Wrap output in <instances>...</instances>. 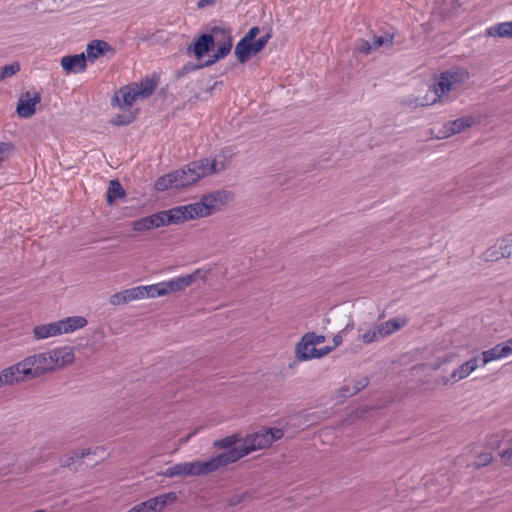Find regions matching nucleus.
Listing matches in <instances>:
<instances>
[{"label":"nucleus","instance_id":"f257e3e1","mask_svg":"<svg viewBox=\"0 0 512 512\" xmlns=\"http://www.w3.org/2000/svg\"><path fill=\"white\" fill-rule=\"evenodd\" d=\"M284 432L280 428H262L247 435L243 443L228 452L232 463L238 461L249 453L269 447L273 442L281 439Z\"/></svg>","mask_w":512,"mask_h":512},{"label":"nucleus","instance_id":"79ce46f5","mask_svg":"<svg viewBox=\"0 0 512 512\" xmlns=\"http://www.w3.org/2000/svg\"><path fill=\"white\" fill-rule=\"evenodd\" d=\"M304 343H303V347H305V345H318V344H321L325 341V337L323 335H317L316 333L314 332H308L306 334H304Z\"/></svg>","mask_w":512,"mask_h":512},{"label":"nucleus","instance_id":"72a5a7b5","mask_svg":"<svg viewBox=\"0 0 512 512\" xmlns=\"http://www.w3.org/2000/svg\"><path fill=\"white\" fill-rule=\"evenodd\" d=\"M497 248L500 249V254L504 258L512 256V233L499 240L497 242Z\"/></svg>","mask_w":512,"mask_h":512},{"label":"nucleus","instance_id":"4c0bfd02","mask_svg":"<svg viewBox=\"0 0 512 512\" xmlns=\"http://www.w3.org/2000/svg\"><path fill=\"white\" fill-rule=\"evenodd\" d=\"M369 383V380L368 378L366 377H363L361 379H359L358 381H355V384L352 386V387H349V386H346L343 388V391L352 396L356 393H358L359 391H361L362 389H364Z\"/></svg>","mask_w":512,"mask_h":512},{"label":"nucleus","instance_id":"dca6fc26","mask_svg":"<svg viewBox=\"0 0 512 512\" xmlns=\"http://www.w3.org/2000/svg\"><path fill=\"white\" fill-rule=\"evenodd\" d=\"M478 367V359L477 357H474L463 364H461L457 369H455L451 374L450 377H444L442 379L443 384L447 385L450 380L453 382H458L459 380H462L469 376L476 368Z\"/></svg>","mask_w":512,"mask_h":512},{"label":"nucleus","instance_id":"0e129e2a","mask_svg":"<svg viewBox=\"0 0 512 512\" xmlns=\"http://www.w3.org/2000/svg\"><path fill=\"white\" fill-rule=\"evenodd\" d=\"M34 512H47V511H45V510H36Z\"/></svg>","mask_w":512,"mask_h":512},{"label":"nucleus","instance_id":"f8f14e48","mask_svg":"<svg viewBox=\"0 0 512 512\" xmlns=\"http://www.w3.org/2000/svg\"><path fill=\"white\" fill-rule=\"evenodd\" d=\"M209 32L213 34L215 44L218 46L217 49L224 47L227 55H229L233 46L231 28L224 25H215L209 28Z\"/></svg>","mask_w":512,"mask_h":512},{"label":"nucleus","instance_id":"3c124183","mask_svg":"<svg viewBox=\"0 0 512 512\" xmlns=\"http://www.w3.org/2000/svg\"><path fill=\"white\" fill-rule=\"evenodd\" d=\"M79 459V456H78V453H77V450H73L71 451L67 456L66 458L64 459V461L62 462L61 466L62 467H65V468H69L71 467L72 464L75 463L76 460Z\"/></svg>","mask_w":512,"mask_h":512},{"label":"nucleus","instance_id":"ddd939ff","mask_svg":"<svg viewBox=\"0 0 512 512\" xmlns=\"http://www.w3.org/2000/svg\"><path fill=\"white\" fill-rule=\"evenodd\" d=\"M215 45V39L211 32L201 34L196 41L188 47V51H192L197 59H201L208 54Z\"/></svg>","mask_w":512,"mask_h":512},{"label":"nucleus","instance_id":"412c9836","mask_svg":"<svg viewBox=\"0 0 512 512\" xmlns=\"http://www.w3.org/2000/svg\"><path fill=\"white\" fill-rule=\"evenodd\" d=\"M407 324L406 319H389L386 322H382L377 324L378 327V335L382 337V339L392 335L396 331L400 330Z\"/></svg>","mask_w":512,"mask_h":512},{"label":"nucleus","instance_id":"c85d7f7f","mask_svg":"<svg viewBox=\"0 0 512 512\" xmlns=\"http://www.w3.org/2000/svg\"><path fill=\"white\" fill-rule=\"evenodd\" d=\"M126 195L124 188L118 180H111L107 190V202L112 204L116 199Z\"/></svg>","mask_w":512,"mask_h":512},{"label":"nucleus","instance_id":"4d7b16f0","mask_svg":"<svg viewBox=\"0 0 512 512\" xmlns=\"http://www.w3.org/2000/svg\"><path fill=\"white\" fill-rule=\"evenodd\" d=\"M260 30L257 26H254L249 29V31L242 37L243 39L247 41H254L257 35L259 34Z\"/></svg>","mask_w":512,"mask_h":512},{"label":"nucleus","instance_id":"6e6552de","mask_svg":"<svg viewBox=\"0 0 512 512\" xmlns=\"http://www.w3.org/2000/svg\"><path fill=\"white\" fill-rule=\"evenodd\" d=\"M209 270L196 269L193 273L163 281L166 295L172 292H180L191 286L198 279L205 280Z\"/></svg>","mask_w":512,"mask_h":512},{"label":"nucleus","instance_id":"f704fd0d","mask_svg":"<svg viewBox=\"0 0 512 512\" xmlns=\"http://www.w3.org/2000/svg\"><path fill=\"white\" fill-rule=\"evenodd\" d=\"M394 34L385 33L384 35H374L372 37L373 49H377L381 46L391 47L393 45Z\"/></svg>","mask_w":512,"mask_h":512},{"label":"nucleus","instance_id":"a211bd4d","mask_svg":"<svg viewBox=\"0 0 512 512\" xmlns=\"http://www.w3.org/2000/svg\"><path fill=\"white\" fill-rule=\"evenodd\" d=\"M50 352L53 358L55 368L67 366L71 364L75 359L73 349L69 346L56 348L51 350Z\"/></svg>","mask_w":512,"mask_h":512},{"label":"nucleus","instance_id":"20e7f679","mask_svg":"<svg viewBox=\"0 0 512 512\" xmlns=\"http://www.w3.org/2000/svg\"><path fill=\"white\" fill-rule=\"evenodd\" d=\"M232 461L225 451L207 461L186 462L188 476L207 475L216 470L231 464Z\"/></svg>","mask_w":512,"mask_h":512},{"label":"nucleus","instance_id":"ea45409f","mask_svg":"<svg viewBox=\"0 0 512 512\" xmlns=\"http://www.w3.org/2000/svg\"><path fill=\"white\" fill-rule=\"evenodd\" d=\"M19 70H20V65L18 62H13L9 65H5L0 68V72H1L0 78H3V79L9 78V77L15 75Z\"/></svg>","mask_w":512,"mask_h":512},{"label":"nucleus","instance_id":"a878e982","mask_svg":"<svg viewBox=\"0 0 512 512\" xmlns=\"http://www.w3.org/2000/svg\"><path fill=\"white\" fill-rule=\"evenodd\" d=\"M304 341L305 340H304V335H303L295 347L296 357H297V359H299L301 361L313 359L314 352H316L315 345L307 344V345H305V347H303Z\"/></svg>","mask_w":512,"mask_h":512},{"label":"nucleus","instance_id":"5fc2aeb1","mask_svg":"<svg viewBox=\"0 0 512 512\" xmlns=\"http://www.w3.org/2000/svg\"><path fill=\"white\" fill-rule=\"evenodd\" d=\"M500 455L504 464L512 466V445L504 449Z\"/></svg>","mask_w":512,"mask_h":512},{"label":"nucleus","instance_id":"09e8293b","mask_svg":"<svg viewBox=\"0 0 512 512\" xmlns=\"http://www.w3.org/2000/svg\"><path fill=\"white\" fill-rule=\"evenodd\" d=\"M133 120H134V116L131 113H129V114H120V115H117L115 117V119L113 120V123L115 125H128Z\"/></svg>","mask_w":512,"mask_h":512},{"label":"nucleus","instance_id":"393cba45","mask_svg":"<svg viewBox=\"0 0 512 512\" xmlns=\"http://www.w3.org/2000/svg\"><path fill=\"white\" fill-rule=\"evenodd\" d=\"M137 93L140 96V99L148 98L154 92L157 82L153 79L146 78L142 80L140 83H132Z\"/></svg>","mask_w":512,"mask_h":512},{"label":"nucleus","instance_id":"7c9ffc66","mask_svg":"<svg viewBox=\"0 0 512 512\" xmlns=\"http://www.w3.org/2000/svg\"><path fill=\"white\" fill-rule=\"evenodd\" d=\"M177 180L174 172L168 173L159 177L155 182V189L157 191H165L170 188H176Z\"/></svg>","mask_w":512,"mask_h":512},{"label":"nucleus","instance_id":"2eb2a0df","mask_svg":"<svg viewBox=\"0 0 512 512\" xmlns=\"http://www.w3.org/2000/svg\"><path fill=\"white\" fill-rule=\"evenodd\" d=\"M61 66L67 73L82 72L87 66L86 55L81 53L64 56L61 58Z\"/></svg>","mask_w":512,"mask_h":512},{"label":"nucleus","instance_id":"e2e57ef3","mask_svg":"<svg viewBox=\"0 0 512 512\" xmlns=\"http://www.w3.org/2000/svg\"><path fill=\"white\" fill-rule=\"evenodd\" d=\"M333 342H334L335 346L340 345V344H341V342H342V337H341L340 335H336V336H334V338H333Z\"/></svg>","mask_w":512,"mask_h":512},{"label":"nucleus","instance_id":"5701e85b","mask_svg":"<svg viewBox=\"0 0 512 512\" xmlns=\"http://www.w3.org/2000/svg\"><path fill=\"white\" fill-rule=\"evenodd\" d=\"M234 54L241 64L246 63L252 55H256L253 49V42L241 38L235 46Z\"/></svg>","mask_w":512,"mask_h":512},{"label":"nucleus","instance_id":"c9c22d12","mask_svg":"<svg viewBox=\"0 0 512 512\" xmlns=\"http://www.w3.org/2000/svg\"><path fill=\"white\" fill-rule=\"evenodd\" d=\"M482 258L486 262H497L504 257L500 254V249L497 248V243L489 247L482 255Z\"/></svg>","mask_w":512,"mask_h":512},{"label":"nucleus","instance_id":"a18cd8bd","mask_svg":"<svg viewBox=\"0 0 512 512\" xmlns=\"http://www.w3.org/2000/svg\"><path fill=\"white\" fill-rule=\"evenodd\" d=\"M271 37H272V34L268 32L265 35L261 36L256 41H253V49L256 54L259 53L267 45V43L271 39Z\"/></svg>","mask_w":512,"mask_h":512},{"label":"nucleus","instance_id":"052dcab7","mask_svg":"<svg viewBox=\"0 0 512 512\" xmlns=\"http://www.w3.org/2000/svg\"><path fill=\"white\" fill-rule=\"evenodd\" d=\"M77 453H78L79 459H82V458L88 456L91 453V449L90 448H86V449H83V450H77Z\"/></svg>","mask_w":512,"mask_h":512},{"label":"nucleus","instance_id":"f03ea898","mask_svg":"<svg viewBox=\"0 0 512 512\" xmlns=\"http://www.w3.org/2000/svg\"><path fill=\"white\" fill-rule=\"evenodd\" d=\"M468 78L469 73L463 68H453L441 73L431 90L433 98L430 102L426 98V101L420 102V105L425 106L436 102H443L448 92L458 89Z\"/></svg>","mask_w":512,"mask_h":512},{"label":"nucleus","instance_id":"8fccbe9b","mask_svg":"<svg viewBox=\"0 0 512 512\" xmlns=\"http://www.w3.org/2000/svg\"><path fill=\"white\" fill-rule=\"evenodd\" d=\"M132 228L136 232L149 231L145 217L132 222Z\"/></svg>","mask_w":512,"mask_h":512},{"label":"nucleus","instance_id":"bf43d9fd","mask_svg":"<svg viewBox=\"0 0 512 512\" xmlns=\"http://www.w3.org/2000/svg\"><path fill=\"white\" fill-rule=\"evenodd\" d=\"M502 349L504 350L506 356L508 357L509 355L512 354V338L506 340L505 342H502Z\"/></svg>","mask_w":512,"mask_h":512},{"label":"nucleus","instance_id":"864d4df0","mask_svg":"<svg viewBox=\"0 0 512 512\" xmlns=\"http://www.w3.org/2000/svg\"><path fill=\"white\" fill-rule=\"evenodd\" d=\"M248 496H249L248 492L233 495L228 499V504L230 506H236V505L240 504L241 502H243L245 500V498Z\"/></svg>","mask_w":512,"mask_h":512},{"label":"nucleus","instance_id":"cd10ccee","mask_svg":"<svg viewBox=\"0 0 512 512\" xmlns=\"http://www.w3.org/2000/svg\"><path fill=\"white\" fill-rule=\"evenodd\" d=\"M489 36L512 37V21L494 25L487 30Z\"/></svg>","mask_w":512,"mask_h":512},{"label":"nucleus","instance_id":"37998d69","mask_svg":"<svg viewBox=\"0 0 512 512\" xmlns=\"http://www.w3.org/2000/svg\"><path fill=\"white\" fill-rule=\"evenodd\" d=\"M212 194L214 195L219 206L228 203L233 197V194L227 190H218Z\"/></svg>","mask_w":512,"mask_h":512},{"label":"nucleus","instance_id":"49530a36","mask_svg":"<svg viewBox=\"0 0 512 512\" xmlns=\"http://www.w3.org/2000/svg\"><path fill=\"white\" fill-rule=\"evenodd\" d=\"M356 50L362 54H369L373 50L372 43L367 40H359L356 44Z\"/></svg>","mask_w":512,"mask_h":512},{"label":"nucleus","instance_id":"39448f33","mask_svg":"<svg viewBox=\"0 0 512 512\" xmlns=\"http://www.w3.org/2000/svg\"><path fill=\"white\" fill-rule=\"evenodd\" d=\"M219 207L212 193L203 195L201 200L188 205L179 206L185 221L206 217Z\"/></svg>","mask_w":512,"mask_h":512},{"label":"nucleus","instance_id":"4be33fe9","mask_svg":"<svg viewBox=\"0 0 512 512\" xmlns=\"http://www.w3.org/2000/svg\"><path fill=\"white\" fill-rule=\"evenodd\" d=\"M474 123V118L471 116H465L449 122L445 125L446 132L443 137H448L453 134L460 133L466 128H469Z\"/></svg>","mask_w":512,"mask_h":512},{"label":"nucleus","instance_id":"473e14b6","mask_svg":"<svg viewBox=\"0 0 512 512\" xmlns=\"http://www.w3.org/2000/svg\"><path fill=\"white\" fill-rule=\"evenodd\" d=\"M143 287H144V290H142V292L144 294V298H154V297L166 295V291H165L163 282L153 284V285H147V286H143Z\"/></svg>","mask_w":512,"mask_h":512},{"label":"nucleus","instance_id":"f3484780","mask_svg":"<svg viewBox=\"0 0 512 512\" xmlns=\"http://www.w3.org/2000/svg\"><path fill=\"white\" fill-rule=\"evenodd\" d=\"M25 381L18 363L0 371V388L6 385H14Z\"/></svg>","mask_w":512,"mask_h":512},{"label":"nucleus","instance_id":"de8ad7c7","mask_svg":"<svg viewBox=\"0 0 512 512\" xmlns=\"http://www.w3.org/2000/svg\"><path fill=\"white\" fill-rule=\"evenodd\" d=\"M109 302L111 305L114 306L124 305L128 303L125 294H123V291L111 295Z\"/></svg>","mask_w":512,"mask_h":512},{"label":"nucleus","instance_id":"e433bc0d","mask_svg":"<svg viewBox=\"0 0 512 512\" xmlns=\"http://www.w3.org/2000/svg\"><path fill=\"white\" fill-rule=\"evenodd\" d=\"M142 290H144V287L137 286V287L123 290V294H125L127 302H131L134 300L144 298V294H143Z\"/></svg>","mask_w":512,"mask_h":512},{"label":"nucleus","instance_id":"9d476101","mask_svg":"<svg viewBox=\"0 0 512 512\" xmlns=\"http://www.w3.org/2000/svg\"><path fill=\"white\" fill-rule=\"evenodd\" d=\"M233 155L234 154L231 149L224 148L211 159H201V163L203 164L207 175H211L225 170L231 163Z\"/></svg>","mask_w":512,"mask_h":512},{"label":"nucleus","instance_id":"2f4dec72","mask_svg":"<svg viewBox=\"0 0 512 512\" xmlns=\"http://www.w3.org/2000/svg\"><path fill=\"white\" fill-rule=\"evenodd\" d=\"M239 434H232L222 439L215 440L213 445L219 449H227V451L238 447L237 443L240 441Z\"/></svg>","mask_w":512,"mask_h":512},{"label":"nucleus","instance_id":"58836bf2","mask_svg":"<svg viewBox=\"0 0 512 512\" xmlns=\"http://www.w3.org/2000/svg\"><path fill=\"white\" fill-rule=\"evenodd\" d=\"M361 340L364 344H371L382 340V337L378 335V327L374 326L361 336Z\"/></svg>","mask_w":512,"mask_h":512},{"label":"nucleus","instance_id":"c03bdc74","mask_svg":"<svg viewBox=\"0 0 512 512\" xmlns=\"http://www.w3.org/2000/svg\"><path fill=\"white\" fill-rule=\"evenodd\" d=\"M492 460L493 456L490 452L481 453L476 457L474 466L476 468L485 467L489 465L492 462Z\"/></svg>","mask_w":512,"mask_h":512},{"label":"nucleus","instance_id":"aec40b11","mask_svg":"<svg viewBox=\"0 0 512 512\" xmlns=\"http://www.w3.org/2000/svg\"><path fill=\"white\" fill-rule=\"evenodd\" d=\"M33 337L36 340L46 339L53 336L61 335V328L58 322H51L48 324L38 325L33 328Z\"/></svg>","mask_w":512,"mask_h":512},{"label":"nucleus","instance_id":"9b49d317","mask_svg":"<svg viewBox=\"0 0 512 512\" xmlns=\"http://www.w3.org/2000/svg\"><path fill=\"white\" fill-rule=\"evenodd\" d=\"M41 95L34 93L33 96L29 92L20 95L16 107V112L19 117L28 119L35 114V106L40 103Z\"/></svg>","mask_w":512,"mask_h":512},{"label":"nucleus","instance_id":"bb28decb","mask_svg":"<svg viewBox=\"0 0 512 512\" xmlns=\"http://www.w3.org/2000/svg\"><path fill=\"white\" fill-rule=\"evenodd\" d=\"M502 343L495 345L493 348L482 352V366L487 363L507 357L504 350L502 349Z\"/></svg>","mask_w":512,"mask_h":512},{"label":"nucleus","instance_id":"423d86ee","mask_svg":"<svg viewBox=\"0 0 512 512\" xmlns=\"http://www.w3.org/2000/svg\"><path fill=\"white\" fill-rule=\"evenodd\" d=\"M177 180L176 188H184L208 176L201 160L189 163L181 170L173 171Z\"/></svg>","mask_w":512,"mask_h":512},{"label":"nucleus","instance_id":"603ef678","mask_svg":"<svg viewBox=\"0 0 512 512\" xmlns=\"http://www.w3.org/2000/svg\"><path fill=\"white\" fill-rule=\"evenodd\" d=\"M202 66L200 64H193V63H187L185 64L179 71H178V77L184 76L187 73H190L192 71H195L197 69H201Z\"/></svg>","mask_w":512,"mask_h":512},{"label":"nucleus","instance_id":"a19ab883","mask_svg":"<svg viewBox=\"0 0 512 512\" xmlns=\"http://www.w3.org/2000/svg\"><path fill=\"white\" fill-rule=\"evenodd\" d=\"M226 56L227 52L225 51V48L222 47L221 49H217L216 52L207 61L200 64V66H202V68L212 66L217 61L225 58Z\"/></svg>","mask_w":512,"mask_h":512},{"label":"nucleus","instance_id":"680f3d73","mask_svg":"<svg viewBox=\"0 0 512 512\" xmlns=\"http://www.w3.org/2000/svg\"><path fill=\"white\" fill-rule=\"evenodd\" d=\"M213 2H214L213 0H200L198 2V7L199 8H203V7H205V6L209 5V4H212Z\"/></svg>","mask_w":512,"mask_h":512},{"label":"nucleus","instance_id":"4468645a","mask_svg":"<svg viewBox=\"0 0 512 512\" xmlns=\"http://www.w3.org/2000/svg\"><path fill=\"white\" fill-rule=\"evenodd\" d=\"M137 99H140V96L133 84H130L119 89L115 93L112 102L116 103L119 108L124 109L132 106Z\"/></svg>","mask_w":512,"mask_h":512},{"label":"nucleus","instance_id":"b1692460","mask_svg":"<svg viewBox=\"0 0 512 512\" xmlns=\"http://www.w3.org/2000/svg\"><path fill=\"white\" fill-rule=\"evenodd\" d=\"M111 49V46L104 40H93L87 45L86 58L90 61L98 59L103 56L107 51Z\"/></svg>","mask_w":512,"mask_h":512},{"label":"nucleus","instance_id":"6ab92c4d","mask_svg":"<svg viewBox=\"0 0 512 512\" xmlns=\"http://www.w3.org/2000/svg\"><path fill=\"white\" fill-rule=\"evenodd\" d=\"M61 334L72 333L78 329L84 328L88 321L82 316H71L57 321Z\"/></svg>","mask_w":512,"mask_h":512},{"label":"nucleus","instance_id":"13d9d810","mask_svg":"<svg viewBox=\"0 0 512 512\" xmlns=\"http://www.w3.org/2000/svg\"><path fill=\"white\" fill-rule=\"evenodd\" d=\"M334 347L325 346L321 349H316V352H314L313 358H321L327 354H329Z\"/></svg>","mask_w":512,"mask_h":512},{"label":"nucleus","instance_id":"c756f323","mask_svg":"<svg viewBox=\"0 0 512 512\" xmlns=\"http://www.w3.org/2000/svg\"><path fill=\"white\" fill-rule=\"evenodd\" d=\"M158 475L164 476L167 478H173V477H187V465L186 462L178 463L172 467H169L165 469L164 471L160 472Z\"/></svg>","mask_w":512,"mask_h":512},{"label":"nucleus","instance_id":"7ed1b4c3","mask_svg":"<svg viewBox=\"0 0 512 512\" xmlns=\"http://www.w3.org/2000/svg\"><path fill=\"white\" fill-rule=\"evenodd\" d=\"M24 380L38 378L55 369L51 352H43L26 357L18 362Z\"/></svg>","mask_w":512,"mask_h":512},{"label":"nucleus","instance_id":"0eeeda50","mask_svg":"<svg viewBox=\"0 0 512 512\" xmlns=\"http://www.w3.org/2000/svg\"><path fill=\"white\" fill-rule=\"evenodd\" d=\"M179 206L169 210H163L145 217L149 230L160 228L171 224H180L185 222Z\"/></svg>","mask_w":512,"mask_h":512},{"label":"nucleus","instance_id":"1a4fd4ad","mask_svg":"<svg viewBox=\"0 0 512 512\" xmlns=\"http://www.w3.org/2000/svg\"><path fill=\"white\" fill-rule=\"evenodd\" d=\"M177 500L175 492H168L135 505L133 512H161L168 504Z\"/></svg>","mask_w":512,"mask_h":512},{"label":"nucleus","instance_id":"6e6d98bb","mask_svg":"<svg viewBox=\"0 0 512 512\" xmlns=\"http://www.w3.org/2000/svg\"><path fill=\"white\" fill-rule=\"evenodd\" d=\"M501 437L498 434L491 435L487 439V446L491 449H496L500 446Z\"/></svg>","mask_w":512,"mask_h":512}]
</instances>
